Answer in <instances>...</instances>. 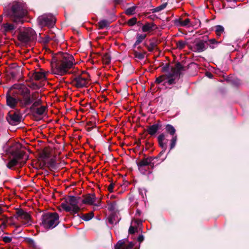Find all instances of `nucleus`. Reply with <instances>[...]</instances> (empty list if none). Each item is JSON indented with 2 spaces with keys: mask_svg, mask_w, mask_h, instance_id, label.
I'll return each mask as SVG.
<instances>
[{
  "mask_svg": "<svg viewBox=\"0 0 249 249\" xmlns=\"http://www.w3.org/2000/svg\"><path fill=\"white\" fill-rule=\"evenodd\" d=\"M14 88L17 90L16 93L18 95L23 96L20 102L21 108L31 105L29 109L31 112H33L37 107L41 105L42 100L39 98L38 92H34L31 94L30 89L23 84L14 85Z\"/></svg>",
  "mask_w": 249,
  "mask_h": 249,
  "instance_id": "obj_1",
  "label": "nucleus"
},
{
  "mask_svg": "<svg viewBox=\"0 0 249 249\" xmlns=\"http://www.w3.org/2000/svg\"><path fill=\"white\" fill-rule=\"evenodd\" d=\"M73 56L68 53L59 52L53 55L52 59L51 65L54 67V73L60 75H64L69 72V70L73 67L75 64Z\"/></svg>",
  "mask_w": 249,
  "mask_h": 249,
  "instance_id": "obj_2",
  "label": "nucleus"
},
{
  "mask_svg": "<svg viewBox=\"0 0 249 249\" xmlns=\"http://www.w3.org/2000/svg\"><path fill=\"white\" fill-rule=\"evenodd\" d=\"M23 145L19 142H15L9 146L7 152L12 156L6 164V166L10 169H13L16 166L21 168L26 163L28 156L25 160H23L26 152L22 150Z\"/></svg>",
  "mask_w": 249,
  "mask_h": 249,
  "instance_id": "obj_3",
  "label": "nucleus"
},
{
  "mask_svg": "<svg viewBox=\"0 0 249 249\" xmlns=\"http://www.w3.org/2000/svg\"><path fill=\"white\" fill-rule=\"evenodd\" d=\"M5 14L14 22H22V18L27 15V11L25 5L18 1L12 2L9 8L5 11Z\"/></svg>",
  "mask_w": 249,
  "mask_h": 249,
  "instance_id": "obj_4",
  "label": "nucleus"
},
{
  "mask_svg": "<svg viewBox=\"0 0 249 249\" xmlns=\"http://www.w3.org/2000/svg\"><path fill=\"white\" fill-rule=\"evenodd\" d=\"M59 219L57 213L47 212L42 215L40 225L46 229H53L59 223Z\"/></svg>",
  "mask_w": 249,
  "mask_h": 249,
  "instance_id": "obj_5",
  "label": "nucleus"
},
{
  "mask_svg": "<svg viewBox=\"0 0 249 249\" xmlns=\"http://www.w3.org/2000/svg\"><path fill=\"white\" fill-rule=\"evenodd\" d=\"M80 199V197L70 196L68 198L66 199V203H62L61 206L65 211L70 212L71 214L74 215L80 210L78 205Z\"/></svg>",
  "mask_w": 249,
  "mask_h": 249,
  "instance_id": "obj_6",
  "label": "nucleus"
},
{
  "mask_svg": "<svg viewBox=\"0 0 249 249\" xmlns=\"http://www.w3.org/2000/svg\"><path fill=\"white\" fill-rule=\"evenodd\" d=\"M35 31L32 28H27L19 33L18 37L19 41L26 43L33 41L36 37Z\"/></svg>",
  "mask_w": 249,
  "mask_h": 249,
  "instance_id": "obj_7",
  "label": "nucleus"
},
{
  "mask_svg": "<svg viewBox=\"0 0 249 249\" xmlns=\"http://www.w3.org/2000/svg\"><path fill=\"white\" fill-rule=\"evenodd\" d=\"M37 22L41 27L53 28L55 23V18L52 14H44L37 18Z\"/></svg>",
  "mask_w": 249,
  "mask_h": 249,
  "instance_id": "obj_8",
  "label": "nucleus"
},
{
  "mask_svg": "<svg viewBox=\"0 0 249 249\" xmlns=\"http://www.w3.org/2000/svg\"><path fill=\"white\" fill-rule=\"evenodd\" d=\"M5 119L10 124L16 125L21 122L22 116L19 113L11 110L7 113Z\"/></svg>",
  "mask_w": 249,
  "mask_h": 249,
  "instance_id": "obj_9",
  "label": "nucleus"
},
{
  "mask_svg": "<svg viewBox=\"0 0 249 249\" xmlns=\"http://www.w3.org/2000/svg\"><path fill=\"white\" fill-rule=\"evenodd\" d=\"M165 130L167 133L172 136V138L170 140L171 142L170 143V150L168 152V153H169L170 151L175 147L177 142L178 137L177 135H175L176 130L175 127L171 124H167L165 126Z\"/></svg>",
  "mask_w": 249,
  "mask_h": 249,
  "instance_id": "obj_10",
  "label": "nucleus"
},
{
  "mask_svg": "<svg viewBox=\"0 0 249 249\" xmlns=\"http://www.w3.org/2000/svg\"><path fill=\"white\" fill-rule=\"evenodd\" d=\"M87 80V78L82 77L81 75H78L72 80L71 84L76 88L80 89L87 87L88 85Z\"/></svg>",
  "mask_w": 249,
  "mask_h": 249,
  "instance_id": "obj_11",
  "label": "nucleus"
},
{
  "mask_svg": "<svg viewBox=\"0 0 249 249\" xmlns=\"http://www.w3.org/2000/svg\"><path fill=\"white\" fill-rule=\"evenodd\" d=\"M23 99V96L18 98L13 97L8 92L6 95V105L12 109H14L17 107L18 103L20 104V100Z\"/></svg>",
  "mask_w": 249,
  "mask_h": 249,
  "instance_id": "obj_12",
  "label": "nucleus"
},
{
  "mask_svg": "<svg viewBox=\"0 0 249 249\" xmlns=\"http://www.w3.org/2000/svg\"><path fill=\"white\" fill-rule=\"evenodd\" d=\"M16 213L17 219L23 220L25 224H28L31 220V215L22 209H17Z\"/></svg>",
  "mask_w": 249,
  "mask_h": 249,
  "instance_id": "obj_13",
  "label": "nucleus"
},
{
  "mask_svg": "<svg viewBox=\"0 0 249 249\" xmlns=\"http://www.w3.org/2000/svg\"><path fill=\"white\" fill-rule=\"evenodd\" d=\"M189 68V65H188L186 67H185L182 66L180 62H178L177 63H176L175 67H172L171 68V71H174L176 73L177 76L179 78L182 74L181 71H185L187 69H188Z\"/></svg>",
  "mask_w": 249,
  "mask_h": 249,
  "instance_id": "obj_14",
  "label": "nucleus"
},
{
  "mask_svg": "<svg viewBox=\"0 0 249 249\" xmlns=\"http://www.w3.org/2000/svg\"><path fill=\"white\" fill-rule=\"evenodd\" d=\"M84 198L82 200V203L83 204L93 205L96 200L95 194H88L87 195L83 196Z\"/></svg>",
  "mask_w": 249,
  "mask_h": 249,
  "instance_id": "obj_15",
  "label": "nucleus"
},
{
  "mask_svg": "<svg viewBox=\"0 0 249 249\" xmlns=\"http://www.w3.org/2000/svg\"><path fill=\"white\" fill-rule=\"evenodd\" d=\"M207 41L201 40L198 42H196L194 47L193 51L195 52L200 53L204 51L207 47H206L205 43Z\"/></svg>",
  "mask_w": 249,
  "mask_h": 249,
  "instance_id": "obj_16",
  "label": "nucleus"
},
{
  "mask_svg": "<svg viewBox=\"0 0 249 249\" xmlns=\"http://www.w3.org/2000/svg\"><path fill=\"white\" fill-rule=\"evenodd\" d=\"M138 169L141 172L143 173L145 171V169H143V167L146 166H150V163L149 162L146 158H144L139 161H136Z\"/></svg>",
  "mask_w": 249,
  "mask_h": 249,
  "instance_id": "obj_17",
  "label": "nucleus"
},
{
  "mask_svg": "<svg viewBox=\"0 0 249 249\" xmlns=\"http://www.w3.org/2000/svg\"><path fill=\"white\" fill-rule=\"evenodd\" d=\"M112 19H103L100 20L98 23V25L99 26V29H103L104 28L108 27L109 26V24L114 20L115 17L113 15H112Z\"/></svg>",
  "mask_w": 249,
  "mask_h": 249,
  "instance_id": "obj_18",
  "label": "nucleus"
},
{
  "mask_svg": "<svg viewBox=\"0 0 249 249\" xmlns=\"http://www.w3.org/2000/svg\"><path fill=\"white\" fill-rule=\"evenodd\" d=\"M156 25L153 22H146L142 27V31L143 32H149L151 31L157 29Z\"/></svg>",
  "mask_w": 249,
  "mask_h": 249,
  "instance_id": "obj_19",
  "label": "nucleus"
},
{
  "mask_svg": "<svg viewBox=\"0 0 249 249\" xmlns=\"http://www.w3.org/2000/svg\"><path fill=\"white\" fill-rule=\"evenodd\" d=\"M160 128V125H154L147 126L146 131L151 136L155 135L158 130Z\"/></svg>",
  "mask_w": 249,
  "mask_h": 249,
  "instance_id": "obj_20",
  "label": "nucleus"
},
{
  "mask_svg": "<svg viewBox=\"0 0 249 249\" xmlns=\"http://www.w3.org/2000/svg\"><path fill=\"white\" fill-rule=\"evenodd\" d=\"M190 22L189 18H186L184 20H182V18H179L174 20V23L177 26L186 27L188 26Z\"/></svg>",
  "mask_w": 249,
  "mask_h": 249,
  "instance_id": "obj_21",
  "label": "nucleus"
},
{
  "mask_svg": "<svg viewBox=\"0 0 249 249\" xmlns=\"http://www.w3.org/2000/svg\"><path fill=\"white\" fill-rule=\"evenodd\" d=\"M32 78L34 80L38 81L46 78L45 74L43 71H35L33 73Z\"/></svg>",
  "mask_w": 249,
  "mask_h": 249,
  "instance_id": "obj_22",
  "label": "nucleus"
},
{
  "mask_svg": "<svg viewBox=\"0 0 249 249\" xmlns=\"http://www.w3.org/2000/svg\"><path fill=\"white\" fill-rule=\"evenodd\" d=\"M149 41L150 42L149 45H147L146 43H144V45L147 48L149 52H152L154 48L157 46L158 43L155 38L150 39Z\"/></svg>",
  "mask_w": 249,
  "mask_h": 249,
  "instance_id": "obj_23",
  "label": "nucleus"
},
{
  "mask_svg": "<svg viewBox=\"0 0 249 249\" xmlns=\"http://www.w3.org/2000/svg\"><path fill=\"white\" fill-rule=\"evenodd\" d=\"M47 167L51 171L57 169L56 161L54 159H51L48 162H46Z\"/></svg>",
  "mask_w": 249,
  "mask_h": 249,
  "instance_id": "obj_24",
  "label": "nucleus"
},
{
  "mask_svg": "<svg viewBox=\"0 0 249 249\" xmlns=\"http://www.w3.org/2000/svg\"><path fill=\"white\" fill-rule=\"evenodd\" d=\"M168 137V135L167 134H164V133H161L157 137L158 143L159 144L160 139H161V142H162L163 144H166V148H167V142L169 141Z\"/></svg>",
  "mask_w": 249,
  "mask_h": 249,
  "instance_id": "obj_25",
  "label": "nucleus"
},
{
  "mask_svg": "<svg viewBox=\"0 0 249 249\" xmlns=\"http://www.w3.org/2000/svg\"><path fill=\"white\" fill-rule=\"evenodd\" d=\"M50 153L47 151L43 150L39 154V158L41 159L43 161V165L45 166L46 165V162L45 160L50 157Z\"/></svg>",
  "mask_w": 249,
  "mask_h": 249,
  "instance_id": "obj_26",
  "label": "nucleus"
},
{
  "mask_svg": "<svg viewBox=\"0 0 249 249\" xmlns=\"http://www.w3.org/2000/svg\"><path fill=\"white\" fill-rule=\"evenodd\" d=\"M77 216H79L81 219L84 220L85 221H88L91 220L94 216V213L93 212H90L89 213L82 214L81 216H80L79 214H77Z\"/></svg>",
  "mask_w": 249,
  "mask_h": 249,
  "instance_id": "obj_27",
  "label": "nucleus"
},
{
  "mask_svg": "<svg viewBox=\"0 0 249 249\" xmlns=\"http://www.w3.org/2000/svg\"><path fill=\"white\" fill-rule=\"evenodd\" d=\"M2 27L3 29V32L4 33L11 32L15 29V27L14 25L8 23L3 24Z\"/></svg>",
  "mask_w": 249,
  "mask_h": 249,
  "instance_id": "obj_28",
  "label": "nucleus"
},
{
  "mask_svg": "<svg viewBox=\"0 0 249 249\" xmlns=\"http://www.w3.org/2000/svg\"><path fill=\"white\" fill-rule=\"evenodd\" d=\"M46 109L47 107H46L42 106L36 108V109H35L34 111L32 112L33 113H36L38 115H42L44 114Z\"/></svg>",
  "mask_w": 249,
  "mask_h": 249,
  "instance_id": "obj_29",
  "label": "nucleus"
},
{
  "mask_svg": "<svg viewBox=\"0 0 249 249\" xmlns=\"http://www.w3.org/2000/svg\"><path fill=\"white\" fill-rule=\"evenodd\" d=\"M159 146L162 148L161 151H160L158 155L157 156V159L160 158L166 151L167 148L166 146V144H163L161 142V139H160L159 140Z\"/></svg>",
  "mask_w": 249,
  "mask_h": 249,
  "instance_id": "obj_30",
  "label": "nucleus"
},
{
  "mask_svg": "<svg viewBox=\"0 0 249 249\" xmlns=\"http://www.w3.org/2000/svg\"><path fill=\"white\" fill-rule=\"evenodd\" d=\"M103 63L106 65H108L110 63L111 56L108 53H105L102 56Z\"/></svg>",
  "mask_w": 249,
  "mask_h": 249,
  "instance_id": "obj_31",
  "label": "nucleus"
},
{
  "mask_svg": "<svg viewBox=\"0 0 249 249\" xmlns=\"http://www.w3.org/2000/svg\"><path fill=\"white\" fill-rule=\"evenodd\" d=\"M168 4L167 2H165L160 5L156 7V8L152 9V13H156V12H159L162 10H163L164 8H165Z\"/></svg>",
  "mask_w": 249,
  "mask_h": 249,
  "instance_id": "obj_32",
  "label": "nucleus"
},
{
  "mask_svg": "<svg viewBox=\"0 0 249 249\" xmlns=\"http://www.w3.org/2000/svg\"><path fill=\"white\" fill-rule=\"evenodd\" d=\"M146 37V34H138L137 35V40H136V44H139L141 43L143 39L145 38Z\"/></svg>",
  "mask_w": 249,
  "mask_h": 249,
  "instance_id": "obj_33",
  "label": "nucleus"
},
{
  "mask_svg": "<svg viewBox=\"0 0 249 249\" xmlns=\"http://www.w3.org/2000/svg\"><path fill=\"white\" fill-rule=\"evenodd\" d=\"M108 210L109 211L113 212L116 209L117 203L116 201H112L110 202H108Z\"/></svg>",
  "mask_w": 249,
  "mask_h": 249,
  "instance_id": "obj_34",
  "label": "nucleus"
},
{
  "mask_svg": "<svg viewBox=\"0 0 249 249\" xmlns=\"http://www.w3.org/2000/svg\"><path fill=\"white\" fill-rule=\"evenodd\" d=\"M136 7H137L136 6H132V7L128 8L125 11V14L126 15H129V16L134 15L135 13V11L136 9Z\"/></svg>",
  "mask_w": 249,
  "mask_h": 249,
  "instance_id": "obj_35",
  "label": "nucleus"
},
{
  "mask_svg": "<svg viewBox=\"0 0 249 249\" xmlns=\"http://www.w3.org/2000/svg\"><path fill=\"white\" fill-rule=\"evenodd\" d=\"M145 53V52H144L143 53H141L136 51H134V54L135 57L140 60H142L144 58V55Z\"/></svg>",
  "mask_w": 249,
  "mask_h": 249,
  "instance_id": "obj_36",
  "label": "nucleus"
},
{
  "mask_svg": "<svg viewBox=\"0 0 249 249\" xmlns=\"http://www.w3.org/2000/svg\"><path fill=\"white\" fill-rule=\"evenodd\" d=\"M186 44L187 42L182 40H180L176 42L177 47L180 50L183 49Z\"/></svg>",
  "mask_w": 249,
  "mask_h": 249,
  "instance_id": "obj_37",
  "label": "nucleus"
},
{
  "mask_svg": "<svg viewBox=\"0 0 249 249\" xmlns=\"http://www.w3.org/2000/svg\"><path fill=\"white\" fill-rule=\"evenodd\" d=\"M224 28L221 25H217L215 26V33L217 36H220L224 32Z\"/></svg>",
  "mask_w": 249,
  "mask_h": 249,
  "instance_id": "obj_38",
  "label": "nucleus"
},
{
  "mask_svg": "<svg viewBox=\"0 0 249 249\" xmlns=\"http://www.w3.org/2000/svg\"><path fill=\"white\" fill-rule=\"evenodd\" d=\"M115 249H125V244L123 240L119 241L116 244L115 247Z\"/></svg>",
  "mask_w": 249,
  "mask_h": 249,
  "instance_id": "obj_39",
  "label": "nucleus"
},
{
  "mask_svg": "<svg viewBox=\"0 0 249 249\" xmlns=\"http://www.w3.org/2000/svg\"><path fill=\"white\" fill-rule=\"evenodd\" d=\"M52 39V38L48 36H44L40 37V42L44 44H47L49 43Z\"/></svg>",
  "mask_w": 249,
  "mask_h": 249,
  "instance_id": "obj_40",
  "label": "nucleus"
},
{
  "mask_svg": "<svg viewBox=\"0 0 249 249\" xmlns=\"http://www.w3.org/2000/svg\"><path fill=\"white\" fill-rule=\"evenodd\" d=\"M166 79V75H160V76H159L158 77H157L156 79L155 83L156 84H159L160 83H161L162 82H163L164 80H165Z\"/></svg>",
  "mask_w": 249,
  "mask_h": 249,
  "instance_id": "obj_41",
  "label": "nucleus"
},
{
  "mask_svg": "<svg viewBox=\"0 0 249 249\" xmlns=\"http://www.w3.org/2000/svg\"><path fill=\"white\" fill-rule=\"evenodd\" d=\"M25 241L28 243L29 245L33 247H36V243L34 241V240L32 239V238H26L25 239Z\"/></svg>",
  "mask_w": 249,
  "mask_h": 249,
  "instance_id": "obj_42",
  "label": "nucleus"
},
{
  "mask_svg": "<svg viewBox=\"0 0 249 249\" xmlns=\"http://www.w3.org/2000/svg\"><path fill=\"white\" fill-rule=\"evenodd\" d=\"M137 23V18L136 17H133L127 21V24L130 26H132Z\"/></svg>",
  "mask_w": 249,
  "mask_h": 249,
  "instance_id": "obj_43",
  "label": "nucleus"
},
{
  "mask_svg": "<svg viewBox=\"0 0 249 249\" xmlns=\"http://www.w3.org/2000/svg\"><path fill=\"white\" fill-rule=\"evenodd\" d=\"M28 87L34 90L38 89L40 88V87L36 83L34 82L28 85Z\"/></svg>",
  "mask_w": 249,
  "mask_h": 249,
  "instance_id": "obj_44",
  "label": "nucleus"
},
{
  "mask_svg": "<svg viewBox=\"0 0 249 249\" xmlns=\"http://www.w3.org/2000/svg\"><path fill=\"white\" fill-rule=\"evenodd\" d=\"M138 231V228L137 227H135L132 226H130L129 230H128V233L130 234H134L136 232Z\"/></svg>",
  "mask_w": 249,
  "mask_h": 249,
  "instance_id": "obj_45",
  "label": "nucleus"
},
{
  "mask_svg": "<svg viewBox=\"0 0 249 249\" xmlns=\"http://www.w3.org/2000/svg\"><path fill=\"white\" fill-rule=\"evenodd\" d=\"M147 159L148 160L149 162L150 163V166L152 168H153L154 166V163L153 162V160L155 159H157V157H146Z\"/></svg>",
  "mask_w": 249,
  "mask_h": 249,
  "instance_id": "obj_46",
  "label": "nucleus"
},
{
  "mask_svg": "<svg viewBox=\"0 0 249 249\" xmlns=\"http://www.w3.org/2000/svg\"><path fill=\"white\" fill-rule=\"evenodd\" d=\"M209 41L210 42V47L212 49H214V47L212 45L213 44H217L219 43V42L217 41L215 39L213 38L209 40Z\"/></svg>",
  "mask_w": 249,
  "mask_h": 249,
  "instance_id": "obj_47",
  "label": "nucleus"
},
{
  "mask_svg": "<svg viewBox=\"0 0 249 249\" xmlns=\"http://www.w3.org/2000/svg\"><path fill=\"white\" fill-rule=\"evenodd\" d=\"M170 69V63H166L164 66L162 68V71L163 72H168Z\"/></svg>",
  "mask_w": 249,
  "mask_h": 249,
  "instance_id": "obj_48",
  "label": "nucleus"
},
{
  "mask_svg": "<svg viewBox=\"0 0 249 249\" xmlns=\"http://www.w3.org/2000/svg\"><path fill=\"white\" fill-rule=\"evenodd\" d=\"M171 73H169L168 74H166V79L169 78H173L174 76H177L176 73L174 71H171Z\"/></svg>",
  "mask_w": 249,
  "mask_h": 249,
  "instance_id": "obj_49",
  "label": "nucleus"
},
{
  "mask_svg": "<svg viewBox=\"0 0 249 249\" xmlns=\"http://www.w3.org/2000/svg\"><path fill=\"white\" fill-rule=\"evenodd\" d=\"M2 240L5 243H8L11 242L12 238L8 236H4L2 237Z\"/></svg>",
  "mask_w": 249,
  "mask_h": 249,
  "instance_id": "obj_50",
  "label": "nucleus"
},
{
  "mask_svg": "<svg viewBox=\"0 0 249 249\" xmlns=\"http://www.w3.org/2000/svg\"><path fill=\"white\" fill-rule=\"evenodd\" d=\"M114 186V183L113 182H111L108 186L107 190L110 193L113 192Z\"/></svg>",
  "mask_w": 249,
  "mask_h": 249,
  "instance_id": "obj_51",
  "label": "nucleus"
},
{
  "mask_svg": "<svg viewBox=\"0 0 249 249\" xmlns=\"http://www.w3.org/2000/svg\"><path fill=\"white\" fill-rule=\"evenodd\" d=\"M134 246V244L133 243V242H131L128 244V245H127V246L125 245V249H132Z\"/></svg>",
  "mask_w": 249,
  "mask_h": 249,
  "instance_id": "obj_52",
  "label": "nucleus"
},
{
  "mask_svg": "<svg viewBox=\"0 0 249 249\" xmlns=\"http://www.w3.org/2000/svg\"><path fill=\"white\" fill-rule=\"evenodd\" d=\"M86 125L89 126V127L94 126V128L96 127V123L91 121L88 122L86 123Z\"/></svg>",
  "mask_w": 249,
  "mask_h": 249,
  "instance_id": "obj_53",
  "label": "nucleus"
},
{
  "mask_svg": "<svg viewBox=\"0 0 249 249\" xmlns=\"http://www.w3.org/2000/svg\"><path fill=\"white\" fill-rule=\"evenodd\" d=\"M168 84L169 85H172L176 83L175 79V78H169L167 81Z\"/></svg>",
  "mask_w": 249,
  "mask_h": 249,
  "instance_id": "obj_54",
  "label": "nucleus"
},
{
  "mask_svg": "<svg viewBox=\"0 0 249 249\" xmlns=\"http://www.w3.org/2000/svg\"><path fill=\"white\" fill-rule=\"evenodd\" d=\"M144 240V236L141 234V235H140L138 237V241L139 242H142Z\"/></svg>",
  "mask_w": 249,
  "mask_h": 249,
  "instance_id": "obj_55",
  "label": "nucleus"
},
{
  "mask_svg": "<svg viewBox=\"0 0 249 249\" xmlns=\"http://www.w3.org/2000/svg\"><path fill=\"white\" fill-rule=\"evenodd\" d=\"M101 202H102L101 198H100L98 200L97 202L96 203H94V204L93 205H94V206H97V207L100 206L101 205Z\"/></svg>",
  "mask_w": 249,
  "mask_h": 249,
  "instance_id": "obj_56",
  "label": "nucleus"
},
{
  "mask_svg": "<svg viewBox=\"0 0 249 249\" xmlns=\"http://www.w3.org/2000/svg\"><path fill=\"white\" fill-rule=\"evenodd\" d=\"M115 4H119L122 2V0H113Z\"/></svg>",
  "mask_w": 249,
  "mask_h": 249,
  "instance_id": "obj_57",
  "label": "nucleus"
},
{
  "mask_svg": "<svg viewBox=\"0 0 249 249\" xmlns=\"http://www.w3.org/2000/svg\"><path fill=\"white\" fill-rule=\"evenodd\" d=\"M145 144H146V146H147V149H148V148L149 147H151V146H152V145H153V144H152V143H150V142H146Z\"/></svg>",
  "mask_w": 249,
  "mask_h": 249,
  "instance_id": "obj_58",
  "label": "nucleus"
},
{
  "mask_svg": "<svg viewBox=\"0 0 249 249\" xmlns=\"http://www.w3.org/2000/svg\"><path fill=\"white\" fill-rule=\"evenodd\" d=\"M206 75L209 78H212L213 76V74H212L210 72H207Z\"/></svg>",
  "mask_w": 249,
  "mask_h": 249,
  "instance_id": "obj_59",
  "label": "nucleus"
},
{
  "mask_svg": "<svg viewBox=\"0 0 249 249\" xmlns=\"http://www.w3.org/2000/svg\"><path fill=\"white\" fill-rule=\"evenodd\" d=\"M154 125H160V128L161 127L162 125L161 124V122L160 120H158L156 124H154Z\"/></svg>",
  "mask_w": 249,
  "mask_h": 249,
  "instance_id": "obj_60",
  "label": "nucleus"
},
{
  "mask_svg": "<svg viewBox=\"0 0 249 249\" xmlns=\"http://www.w3.org/2000/svg\"><path fill=\"white\" fill-rule=\"evenodd\" d=\"M108 222L111 224H113V219L111 217H109L108 218Z\"/></svg>",
  "mask_w": 249,
  "mask_h": 249,
  "instance_id": "obj_61",
  "label": "nucleus"
},
{
  "mask_svg": "<svg viewBox=\"0 0 249 249\" xmlns=\"http://www.w3.org/2000/svg\"><path fill=\"white\" fill-rule=\"evenodd\" d=\"M141 211L140 210H139V209L137 210L136 215L140 216L141 215Z\"/></svg>",
  "mask_w": 249,
  "mask_h": 249,
  "instance_id": "obj_62",
  "label": "nucleus"
},
{
  "mask_svg": "<svg viewBox=\"0 0 249 249\" xmlns=\"http://www.w3.org/2000/svg\"><path fill=\"white\" fill-rule=\"evenodd\" d=\"M94 128V126H90V127H88L87 128V130L89 132L90 131L92 130V129Z\"/></svg>",
  "mask_w": 249,
  "mask_h": 249,
  "instance_id": "obj_63",
  "label": "nucleus"
},
{
  "mask_svg": "<svg viewBox=\"0 0 249 249\" xmlns=\"http://www.w3.org/2000/svg\"><path fill=\"white\" fill-rule=\"evenodd\" d=\"M136 143L139 146H140L141 144V140H138V141H137L136 142Z\"/></svg>",
  "mask_w": 249,
  "mask_h": 249,
  "instance_id": "obj_64",
  "label": "nucleus"
}]
</instances>
